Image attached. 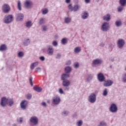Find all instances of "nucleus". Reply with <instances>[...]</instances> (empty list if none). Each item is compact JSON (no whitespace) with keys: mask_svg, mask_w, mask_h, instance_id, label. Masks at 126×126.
<instances>
[{"mask_svg":"<svg viewBox=\"0 0 126 126\" xmlns=\"http://www.w3.org/2000/svg\"><path fill=\"white\" fill-rule=\"evenodd\" d=\"M2 10L4 13H7L10 10V6L8 4H4L2 6Z\"/></svg>","mask_w":126,"mask_h":126,"instance_id":"obj_10","label":"nucleus"},{"mask_svg":"<svg viewBox=\"0 0 126 126\" xmlns=\"http://www.w3.org/2000/svg\"><path fill=\"white\" fill-rule=\"evenodd\" d=\"M30 39L26 38L23 42V45H24V46H27L30 44Z\"/></svg>","mask_w":126,"mask_h":126,"instance_id":"obj_24","label":"nucleus"},{"mask_svg":"<svg viewBox=\"0 0 126 126\" xmlns=\"http://www.w3.org/2000/svg\"><path fill=\"white\" fill-rule=\"evenodd\" d=\"M69 114V112L67 110H63L61 113V115L62 116H63V117H67V116H68Z\"/></svg>","mask_w":126,"mask_h":126,"instance_id":"obj_29","label":"nucleus"},{"mask_svg":"<svg viewBox=\"0 0 126 126\" xmlns=\"http://www.w3.org/2000/svg\"><path fill=\"white\" fill-rule=\"evenodd\" d=\"M42 69L40 67H37L35 69V72H41Z\"/></svg>","mask_w":126,"mask_h":126,"instance_id":"obj_51","label":"nucleus"},{"mask_svg":"<svg viewBox=\"0 0 126 126\" xmlns=\"http://www.w3.org/2000/svg\"><path fill=\"white\" fill-rule=\"evenodd\" d=\"M70 0H65V2H66V3H70Z\"/></svg>","mask_w":126,"mask_h":126,"instance_id":"obj_59","label":"nucleus"},{"mask_svg":"<svg viewBox=\"0 0 126 126\" xmlns=\"http://www.w3.org/2000/svg\"><path fill=\"white\" fill-rule=\"evenodd\" d=\"M62 85L63 87H64V91H69V86H70V81L69 80L63 81Z\"/></svg>","mask_w":126,"mask_h":126,"instance_id":"obj_2","label":"nucleus"},{"mask_svg":"<svg viewBox=\"0 0 126 126\" xmlns=\"http://www.w3.org/2000/svg\"><path fill=\"white\" fill-rule=\"evenodd\" d=\"M33 90L36 92H41L42 91V88L40 87L34 86Z\"/></svg>","mask_w":126,"mask_h":126,"instance_id":"obj_31","label":"nucleus"},{"mask_svg":"<svg viewBox=\"0 0 126 126\" xmlns=\"http://www.w3.org/2000/svg\"><path fill=\"white\" fill-rule=\"evenodd\" d=\"M115 24L116 27H121L123 25V22L121 20L116 21Z\"/></svg>","mask_w":126,"mask_h":126,"instance_id":"obj_28","label":"nucleus"},{"mask_svg":"<svg viewBox=\"0 0 126 126\" xmlns=\"http://www.w3.org/2000/svg\"><path fill=\"white\" fill-rule=\"evenodd\" d=\"M27 105H28V101L27 100H23L20 103L21 109L22 110H26L27 108Z\"/></svg>","mask_w":126,"mask_h":126,"instance_id":"obj_12","label":"nucleus"},{"mask_svg":"<svg viewBox=\"0 0 126 126\" xmlns=\"http://www.w3.org/2000/svg\"><path fill=\"white\" fill-rule=\"evenodd\" d=\"M47 48V54L49 55V56H53V55H54V49H53V46L52 45H48Z\"/></svg>","mask_w":126,"mask_h":126,"instance_id":"obj_16","label":"nucleus"},{"mask_svg":"<svg viewBox=\"0 0 126 126\" xmlns=\"http://www.w3.org/2000/svg\"><path fill=\"white\" fill-rule=\"evenodd\" d=\"M16 18L18 21H22L24 18V15L21 13L16 14Z\"/></svg>","mask_w":126,"mask_h":126,"instance_id":"obj_17","label":"nucleus"},{"mask_svg":"<svg viewBox=\"0 0 126 126\" xmlns=\"http://www.w3.org/2000/svg\"><path fill=\"white\" fill-rule=\"evenodd\" d=\"M60 103H61V97L60 96L56 95L53 98L52 103L53 105H59Z\"/></svg>","mask_w":126,"mask_h":126,"instance_id":"obj_9","label":"nucleus"},{"mask_svg":"<svg viewBox=\"0 0 126 126\" xmlns=\"http://www.w3.org/2000/svg\"><path fill=\"white\" fill-rule=\"evenodd\" d=\"M7 50V46L5 44H1L0 46V51L3 52V51H6Z\"/></svg>","mask_w":126,"mask_h":126,"instance_id":"obj_26","label":"nucleus"},{"mask_svg":"<svg viewBox=\"0 0 126 126\" xmlns=\"http://www.w3.org/2000/svg\"><path fill=\"white\" fill-rule=\"evenodd\" d=\"M81 51V48L79 47H77L75 48L74 52L76 54H78V53H80Z\"/></svg>","mask_w":126,"mask_h":126,"instance_id":"obj_33","label":"nucleus"},{"mask_svg":"<svg viewBox=\"0 0 126 126\" xmlns=\"http://www.w3.org/2000/svg\"><path fill=\"white\" fill-rule=\"evenodd\" d=\"M38 64H39V62H36L32 63L30 65L31 69H32V70L34 69V68H35V67H36V66H37V65H38Z\"/></svg>","mask_w":126,"mask_h":126,"instance_id":"obj_25","label":"nucleus"},{"mask_svg":"<svg viewBox=\"0 0 126 126\" xmlns=\"http://www.w3.org/2000/svg\"><path fill=\"white\" fill-rule=\"evenodd\" d=\"M102 95L103 96H107V95H108V89H107V88H105L104 90H103V94Z\"/></svg>","mask_w":126,"mask_h":126,"instance_id":"obj_40","label":"nucleus"},{"mask_svg":"<svg viewBox=\"0 0 126 126\" xmlns=\"http://www.w3.org/2000/svg\"><path fill=\"white\" fill-rule=\"evenodd\" d=\"M66 65H70V64H71V61H68L66 63Z\"/></svg>","mask_w":126,"mask_h":126,"instance_id":"obj_56","label":"nucleus"},{"mask_svg":"<svg viewBox=\"0 0 126 126\" xmlns=\"http://www.w3.org/2000/svg\"><path fill=\"white\" fill-rule=\"evenodd\" d=\"M4 23L6 24H9L11 22L13 21V16L12 15H9L7 16H5L4 18Z\"/></svg>","mask_w":126,"mask_h":126,"instance_id":"obj_4","label":"nucleus"},{"mask_svg":"<svg viewBox=\"0 0 126 126\" xmlns=\"http://www.w3.org/2000/svg\"><path fill=\"white\" fill-rule=\"evenodd\" d=\"M93 77H94V75L92 74H89L88 75L87 78H86V82H91V80L93 79Z\"/></svg>","mask_w":126,"mask_h":126,"instance_id":"obj_21","label":"nucleus"},{"mask_svg":"<svg viewBox=\"0 0 126 126\" xmlns=\"http://www.w3.org/2000/svg\"><path fill=\"white\" fill-rule=\"evenodd\" d=\"M62 57V55H61V53H58L56 55V59H57L58 60H60Z\"/></svg>","mask_w":126,"mask_h":126,"instance_id":"obj_52","label":"nucleus"},{"mask_svg":"<svg viewBox=\"0 0 126 126\" xmlns=\"http://www.w3.org/2000/svg\"><path fill=\"white\" fill-rule=\"evenodd\" d=\"M52 45L54 47H58V45H59V44L58 43V41L54 40L52 42Z\"/></svg>","mask_w":126,"mask_h":126,"instance_id":"obj_44","label":"nucleus"},{"mask_svg":"<svg viewBox=\"0 0 126 126\" xmlns=\"http://www.w3.org/2000/svg\"><path fill=\"white\" fill-rule=\"evenodd\" d=\"M62 45H66L67 44V39L66 38H63L61 40Z\"/></svg>","mask_w":126,"mask_h":126,"instance_id":"obj_34","label":"nucleus"},{"mask_svg":"<svg viewBox=\"0 0 126 126\" xmlns=\"http://www.w3.org/2000/svg\"><path fill=\"white\" fill-rule=\"evenodd\" d=\"M125 24L126 26V21L125 22Z\"/></svg>","mask_w":126,"mask_h":126,"instance_id":"obj_64","label":"nucleus"},{"mask_svg":"<svg viewBox=\"0 0 126 126\" xmlns=\"http://www.w3.org/2000/svg\"><path fill=\"white\" fill-rule=\"evenodd\" d=\"M24 56V53H23V52L20 51L18 53V57L19 58H22Z\"/></svg>","mask_w":126,"mask_h":126,"instance_id":"obj_43","label":"nucleus"},{"mask_svg":"<svg viewBox=\"0 0 126 126\" xmlns=\"http://www.w3.org/2000/svg\"><path fill=\"white\" fill-rule=\"evenodd\" d=\"M29 81L31 86H33V78L32 77L29 78Z\"/></svg>","mask_w":126,"mask_h":126,"instance_id":"obj_46","label":"nucleus"},{"mask_svg":"<svg viewBox=\"0 0 126 126\" xmlns=\"http://www.w3.org/2000/svg\"><path fill=\"white\" fill-rule=\"evenodd\" d=\"M39 25H42L43 24H45V19L42 18L40 19L39 21L38 22Z\"/></svg>","mask_w":126,"mask_h":126,"instance_id":"obj_37","label":"nucleus"},{"mask_svg":"<svg viewBox=\"0 0 126 126\" xmlns=\"http://www.w3.org/2000/svg\"><path fill=\"white\" fill-rule=\"evenodd\" d=\"M118 106L115 103H112L109 108V111L111 113H117L118 112Z\"/></svg>","mask_w":126,"mask_h":126,"instance_id":"obj_7","label":"nucleus"},{"mask_svg":"<svg viewBox=\"0 0 126 126\" xmlns=\"http://www.w3.org/2000/svg\"><path fill=\"white\" fill-rule=\"evenodd\" d=\"M89 16V13H88L87 11L83 12L81 14V18L82 19H87L88 17Z\"/></svg>","mask_w":126,"mask_h":126,"instance_id":"obj_20","label":"nucleus"},{"mask_svg":"<svg viewBox=\"0 0 126 126\" xmlns=\"http://www.w3.org/2000/svg\"><path fill=\"white\" fill-rule=\"evenodd\" d=\"M14 103V101H13V98H7V105L9 107H12Z\"/></svg>","mask_w":126,"mask_h":126,"instance_id":"obj_19","label":"nucleus"},{"mask_svg":"<svg viewBox=\"0 0 126 126\" xmlns=\"http://www.w3.org/2000/svg\"><path fill=\"white\" fill-rule=\"evenodd\" d=\"M17 122L18 124H22L23 123V117H19L17 119Z\"/></svg>","mask_w":126,"mask_h":126,"instance_id":"obj_38","label":"nucleus"},{"mask_svg":"<svg viewBox=\"0 0 126 126\" xmlns=\"http://www.w3.org/2000/svg\"><path fill=\"white\" fill-rule=\"evenodd\" d=\"M70 75L66 73H63L61 75V80L64 81L65 80H68L67 78H69Z\"/></svg>","mask_w":126,"mask_h":126,"instance_id":"obj_18","label":"nucleus"},{"mask_svg":"<svg viewBox=\"0 0 126 126\" xmlns=\"http://www.w3.org/2000/svg\"><path fill=\"white\" fill-rule=\"evenodd\" d=\"M59 93H60V94H63V89H59Z\"/></svg>","mask_w":126,"mask_h":126,"instance_id":"obj_54","label":"nucleus"},{"mask_svg":"<svg viewBox=\"0 0 126 126\" xmlns=\"http://www.w3.org/2000/svg\"><path fill=\"white\" fill-rule=\"evenodd\" d=\"M42 14H47V13H48V12H49V10H48L47 8H45L42 10Z\"/></svg>","mask_w":126,"mask_h":126,"instance_id":"obj_42","label":"nucleus"},{"mask_svg":"<svg viewBox=\"0 0 126 126\" xmlns=\"http://www.w3.org/2000/svg\"><path fill=\"white\" fill-rule=\"evenodd\" d=\"M110 68H112V65H110Z\"/></svg>","mask_w":126,"mask_h":126,"instance_id":"obj_63","label":"nucleus"},{"mask_svg":"<svg viewBox=\"0 0 126 126\" xmlns=\"http://www.w3.org/2000/svg\"><path fill=\"white\" fill-rule=\"evenodd\" d=\"M100 47H104L105 46V43L101 42L100 44H99Z\"/></svg>","mask_w":126,"mask_h":126,"instance_id":"obj_58","label":"nucleus"},{"mask_svg":"<svg viewBox=\"0 0 126 126\" xmlns=\"http://www.w3.org/2000/svg\"><path fill=\"white\" fill-rule=\"evenodd\" d=\"M39 60L42 62H44V61H45V57L44 56H41L39 57Z\"/></svg>","mask_w":126,"mask_h":126,"instance_id":"obj_55","label":"nucleus"},{"mask_svg":"<svg viewBox=\"0 0 126 126\" xmlns=\"http://www.w3.org/2000/svg\"><path fill=\"white\" fill-rule=\"evenodd\" d=\"M103 63V60L99 58L94 59L92 63V65H100Z\"/></svg>","mask_w":126,"mask_h":126,"instance_id":"obj_6","label":"nucleus"},{"mask_svg":"<svg viewBox=\"0 0 126 126\" xmlns=\"http://www.w3.org/2000/svg\"><path fill=\"white\" fill-rule=\"evenodd\" d=\"M18 9L19 10H22V8H21V2L20 0L18 1Z\"/></svg>","mask_w":126,"mask_h":126,"instance_id":"obj_39","label":"nucleus"},{"mask_svg":"<svg viewBox=\"0 0 126 126\" xmlns=\"http://www.w3.org/2000/svg\"><path fill=\"white\" fill-rule=\"evenodd\" d=\"M125 45V40L123 39H119L117 42V46L119 49H122Z\"/></svg>","mask_w":126,"mask_h":126,"instance_id":"obj_11","label":"nucleus"},{"mask_svg":"<svg viewBox=\"0 0 126 126\" xmlns=\"http://www.w3.org/2000/svg\"><path fill=\"white\" fill-rule=\"evenodd\" d=\"M124 10V8L122 6H119L118 8V12H122Z\"/></svg>","mask_w":126,"mask_h":126,"instance_id":"obj_50","label":"nucleus"},{"mask_svg":"<svg viewBox=\"0 0 126 126\" xmlns=\"http://www.w3.org/2000/svg\"><path fill=\"white\" fill-rule=\"evenodd\" d=\"M106 126V122L104 121H101L100 122L99 125L98 126Z\"/></svg>","mask_w":126,"mask_h":126,"instance_id":"obj_48","label":"nucleus"},{"mask_svg":"<svg viewBox=\"0 0 126 126\" xmlns=\"http://www.w3.org/2000/svg\"><path fill=\"white\" fill-rule=\"evenodd\" d=\"M74 68H78L79 67V63H74Z\"/></svg>","mask_w":126,"mask_h":126,"instance_id":"obj_49","label":"nucleus"},{"mask_svg":"<svg viewBox=\"0 0 126 126\" xmlns=\"http://www.w3.org/2000/svg\"><path fill=\"white\" fill-rule=\"evenodd\" d=\"M73 117H76V113L74 114Z\"/></svg>","mask_w":126,"mask_h":126,"instance_id":"obj_61","label":"nucleus"},{"mask_svg":"<svg viewBox=\"0 0 126 126\" xmlns=\"http://www.w3.org/2000/svg\"><path fill=\"white\" fill-rule=\"evenodd\" d=\"M119 3L122 6H125L126 4V0H120Z\"/></svg>","mask_w":126,"mask_h":126,"instance_id":"obj_35","label":"nucleus"},{"mask_svg":"<svg viewBox=\"0 0 126 126\" xmlns=\"http://www.w3.org/2000/svg\"><path fill=\"white\" fill-rule=\"evenodd\" d=\"M42 29L43 31H47V30H48V27H47V26H43Z\"/></svg>","mask_w":126,"mask_h":126,"instance_id":"obj_53","label":"nucleus"},{"mask_svg":"<svg viewBox=\"0 0 126 126\" xmlns=\"http://www.w3.org/2000/svg\"><path fill=\"white\" fill-rule=\"evenodd\" d=\"M33 5V2L31 0H26L24 2V6L26 8H31Z\"/></svg>","mask_w":126,"mask_h":126,"instance_id":"obj_8","label":"nucleus"},{"mask_svg":"<svg viewBox=\"0 0 126 126\" xmlns=\"http://www.w3.org/2000/svg\"><path fill=\"white\" fill-rule=\"evenodd\" d=\"M64 22L65 23H66V24H68V23H70V22H71V18L70 17L65 18Z\"/></svg>","mask_w":126,"mask_h":126,"instance_id":"obj_32","label":"nucleus"},{"mask_svg":"<svg viewBox=\"0 0 126 126\" xmlns=\"http://www.w3.org/2000/svg\"><path fill=\"white\" fill-rule=\"evenodd\" d=\"M86 3H89L90 2V0H85Z\"/></svg>","mask_w":126,"mask_h":126,"instance_id":"obj_60","label":"nucleus"},{"mask_svg":"<svg viewBox=\"0 0 126 126\" xmlns=\"http://www.w3.org/2000/svg\"><path fill=\"white\" fill-rule=\"evenodd\" d=\"M64 70V72L67 74V73H70L72 69H71V67L69 66H67L65 67Z\"/></svg>","mask_w":126,"mask_h":126,"instance_id":"obj_23","label":"nucleus"},{"mask_svg":"<svg viewBox=\"0 0 126 126\" xmlns=\"http://www.w3.org/2000/svg\"><path fill=\"white\" fill-rule=\"evenodd\" d=\"M80 8V5L78 4H75L74 5V7H73V11H74V12L78 11Z\"/></svg>","mask_w":126,"mask_h":126,"instance_id":"obj_27","label":"nucleus"},{"mask_svg":"<svg viewBox=\"0 0 126 126\" xmlns=\"http://www.w3.org/2000/svg\"><path fill=\"white\" fill-rule=\"evenodd\" d=\"M101 30L103 32H107L109 30V28H110V25L109 23L107 22H104L102 23L101 26Z\"/></svg>","mask_w":126,"mask_h":126,"instance_id":"obj_3","label":"nucleus"},{"mask_svg":"<svg viewBox=\"0 0 126 126\" xmlns=\"http://www.w3.org/2000/svg\"><path fill=\"white\" fill-rule=\"evenodd\" d=\"M114 82L111 80H108L107 81H104V83H103V86L105 87H109L110 86H112Z\"/></svg>","mask_w":126,"mask_h":126,"instance_id":"obj_15","label":"nucleus"},{"mask_svg":"<svg viewBox=\"0 0 126 126\" xmlns=\"http://www.w3.org/2000/svg\"><path fill=\"white\" fill-rule=\"evenodd\" d=\"M68 8L70 10V11H73V7H72V4H70L68 6Z\"/></svg>","mask_w":126,"mask_h":126,"instance_id":"obj_45","label":"nucleus"},{"mask_svg":"<svg viewBox=\"0 0 126 126\" xmlns=\"http://www.w3.org/2000/svg\"><path fill=\"white\" fill-rule=\"evenodd\" d=\"M121 79L123 83H126V73L122 74Z\"/></svg>","mask_w":126,"mask_h":126,"instance_id":"obj_30","label":"nucleus"},{"mask_svg":"<svg viewBox=\"0 0 126 126\" xmlns=\"http://www.w3.org/2000/svg\"><path fill=\"white\" fill-rule=\"evenodd\" d=\"M31 26H32V22L29 21L26 23V27L27 28H30Z\"/></svg>","mask_w":126,"mask_h":126,"instance_id":"obj_36","label":"nucleus"},{"mask_svg":"<svg viewBox=\"0 0 126 126\" xmlns=\"http://www.w3.org/2000/svg\"><path fill=\"white\" fill-rule=\"evenodd\" d=\"M97 79L99 82H103L105 81V76L102 73H99L97 74Z\"/></svg>","mask_w":126,"mask_h":126,"instance_id":"obj_13","label":"nucleus"},{"mask_svg":"<svg viewBox=\"0 0 126 126\" xmlns=\"http://www.w3.org/2000/svg\"><path fill=\"white\" fill-rule=\"evenodd\" d=\"M41 105L42 106H43V107H47V103H46L45 102H42Z\"/></svg>","mask_w":126,"mask_h":126,"instance_id":"obj_57","label":"nucleus"},{"mask_svg":"<svg viewBox=\"0 0 126 126\" xmlns=\"http://www.w3.org/2000/svg\"><path fill=\"white\" fill-rule=\"evenodd\" d=\"M82 125H83V122H82V120H79L76 123L77 126H82Z\"/></svg>","mask_w":126,"mask_h":126,"instance_id":"obj_41","label":"nucleus"},{"mask_svg":"<svg viewBox=\"0 0 126 126\" xmlns=\"http://www.w3.org/2000/svg\"><path fill=\"white\" fill-rule=\"evenodd\" d=\"M0 105L2 107H5L7 105V98L3 97L1 98Z\"/></svg>","mask_w":126,"mask_h":126,"instance_id":"obj_14","label":"nucleus"},{"mask_svg":"<svg viewBox=\"0 0 126 126\" xmlns=\"http://www.w3.org/2000/svg\"><path fill=\"white\" fill-rule=\"evenodd\" d=\"M102 19L105 21H110L111 20V15H110V14H107L102 17Z\"/></svg>","mask_w":126,"mask_h":126,"instance_id":"obj_22","label":"nucleus"},{"mask_svg":"<svg viewBox=\"0 0 126 126\" xmlns=\"http://www.w3.org/2000/svg\"><path fill=\"white\" fill-rule=\"evenodd\" d=\"M13 126H17V125L16 124H13Z\"/></svg>","mask_w":126,"mask_h":126,"instance_id":"obj_62","label":"nucleus"},{"mask_svg":"<svg viewBox=\"0 0 126 126\" xmlns=\"http://www.w3.org/2000/svg\"><path fill=\"white\" fill-rule=\"evenodd\" d=\"M88 100L90 102V103H92V104L95 102L96 94H95L94 93L91 94L88 97Z\"/></svg>","mask_w":126,"mask_h":126,"instance_id":"obj_5","label":"nucleus"},{"mask_svg":"<svg viewBox=\"0 0 126 126\" xmlns=\"http://www.w3.org/2000/svg\"><path fill=\"white\" fill-rule=\"evenodd\" d=\"M26 97L27 99H28V100H30L32 98V94H28L26 95Z\"/></svg>","mask_w":126,"mask_h":126,"instance_id":"obj_47","label":"nucleus"},{"mask_svg":"<svg viewBox=\"0 0 126 126\" xmlns=\"http://www.w3.org/2000/svg\"><path fill=\"white\" fill-rule=\"evenodd\" d=\"M29 121L32 126H38L39 125V119L36 116H32L30 118Z\"/></svg>","mask_w":126,"mask_h":126,"instance_id":"obj_1","label":"nucleus"}]
</instances>
